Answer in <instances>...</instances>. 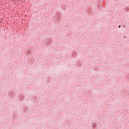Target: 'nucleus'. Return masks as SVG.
I'll list each match as a JSON object with an SVG mask.
<instances>
[{
    "instance_id": "f257e3e1",
    "label": "nucleus",
    "mask_w": 129,
    "mask_h": 129,
    "mask_svg": "<svg viewBox=\"0 0 129 129\" xmlns=\"http://www.w3.org/2000/svg\"><path fill=\"white\" fill-rule=\"evenodd\" d=\"M121 27V25H119V26H118V28H120Z\"/></svg>"
},
{
    "instance_id": "f03ea898",
    "label": "nucleus",
    "mask_w": 129,
    "mask_h": 129,
    "mask_svg": "<svg viewBox=\"0 0 129 129\" xmlns=\"http://www.w3.org/2000/svg\"><path fill=\"white\" fill-rule=\"evenodd\" d=\"M123 38H125V36H123Z\"/></svg>"
}]
</instances>
